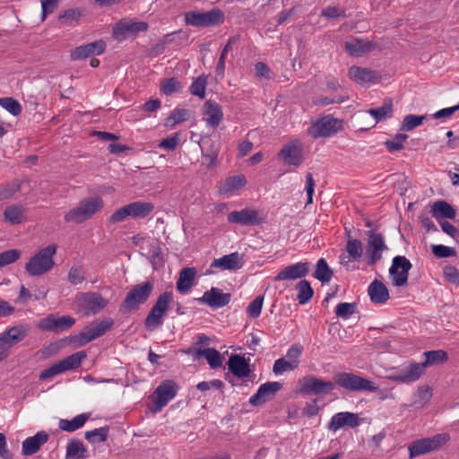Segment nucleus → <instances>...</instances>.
I'll return each mask as SVG.
<instances>
[{"label": "nucleus", "instance_id": "obj_40", "mask_svg": "<svg viewBox=\"0 0 459 459\" xmlns=\"http://www.w3.org/2000/svg\"><path fill=\"white\" fill-rule=\"evenodd\" d=\"M349 76L358 83L372 82L375 78V73L367 68L351 66L349 69Z\"/></svg>", "mask_w": 459, "mask_h": 459}, {"label": "nucleus", "instance_id": "obj_63", "mask_svg": "<svg viewBox=\"0 0 459 459\" xmlns=\"http://www.w3.org/2000/svg\"><path fill=\"white\" fill-rule=\"evenodd\" d=\"M179 142V137L178 134H175L174 135L168 137L166 139H163L160 143L159 147L163 148L168 151H174Z\"/></svg>", "mask_w": 459, "mask_h": 459}, {"label": "nucleus", "instance_id": "obj_26", "mask_svg": "<svg viewBox=\"0 0 459 459\" xmlns=\"http://www.w3.org/2000/svg\"><path fill=\"white\" fill-rule=\"evenodd\" d=\"M108 305V300L100 293L88 292L82 295V306L87 310V314L95 315L100 312Z\"/></svg>", "mask_w": 459, "mask_h": 459}, {"label": "nucleus", "instance_id": "obj_43", "mask_svg": "<svg viewBox=\"0 0 459 459\" xmlns=\"http://www.w3.org/2000/svg\"><path fill=\"white\" fill-rule=\"evenodd\" d=\"M296 289L298 290L297 299L300 305L307 304L314 295V290L307 280L300 281Z\"/></svg>", "mask_w": 459, "mask_h": 459}, {"label": "nucleus", "instance_id": "obj_35", "mask_svg": "<svg viewBox=\"0 0 459 459\" xmlns=\"http://www.w3.org/2000/svg\"><path fill=\"white\" fill-rule=\"evenodd\" d=\"M195 353L196 357H204L212 368L216 369L221 367V355L216 349H197Z\"/></svg>", "mask_w": 459, "mask_h": 459}, {"label": "nucleus", "instance_id": "obj_31", "mask_svg": "<svg viewBox=\"0 0 459 459\" xmlns=\"http://www.w3.org/2000/svg\"><path fill=\"white\" fill-rule=\"evenodd\" d=\"M230 371L236 377L242 378L250 374L248 362L240 355L233 354L228 360Z\"/></svg>", "mask_w": 459, "mask_h": 459}, {"label": "nucleus", "instance_id": "obj_17", "mask_svg": "<svg viewBox=\"0 0 459 459\" xmlns=\"http://www.w3.org/2000/svg\"><path fill=\"white\" fill-rule=\"evenodd\" d=\"M148 29V23L145 22H131L127 20L119 21L113 28L112 36L114 39L121 41L127 37L136 35L140 31H145Z\"/></svg>", "mask_w": 459, "mask_h": 459}, {"label": "nucleus", "instance_id": "obj_37", "mask_svg": "<svg viewBox=\"0 0 459 459\" xmlns=\"http://www.w3.org/2000/svg\"><path fill=\"white\" fill-rule=\"evenodd\" d=\"M87 449L80 440H72L67 444L65 459H85Z\"/></svg>", "mask_w": 459, "mask_h": 459}, {"label": "nucleus", "instance_id": "obj_38", "mask_svg": "<svg viewBox=\"0 0 459 459\" xmlns=\"http://www.w3.org/2000/svg\"><path fill=\"white\" fill-rule=\"evenodd\" d=\"M25 208L22 205H10L4 212V220L12 224H20L25 220Z\"/></svg>", "mask_w": 459, "mask_h": 459}, {"label": "nucleus", "instance_id": "obj_45", "mask_svg": "<svg viewBox=\"0 0 459 459\" xmlns=\"http://www.w3.org/2000/svg\"><path fill=\"white\" fill-rule=\"evenodd\" d=\"M345 250L352 260L359 261L363 254V244L359 239L349 238Z\"/></svg>", "mask_w": 459, "mask_h": 459}, {"label": "nucleus", "instance_id": "obj_1", "mask_svg": "<svg viewBox=\"0 0 459 459\" xmlns=\"http://www.w3.org/2000/svg\"><path fill=\"white\" fill-rule=\"evenodd\" d=\"M425 361L421 363L411 362L388 377L392 381L398 383H411L418 380L428 367L437 366L448 359L447 352L443 350L425 351Z\"/></svg>", "mask_w": 459, "mask_h": 459}, {"label": "nucleus", "instance_id": "obj_5", "mask_svg": "<svg viewBox=\"0 0 459 459\" xmlns=\"http://www.w3.org/2000/svg\"><path fill=\"white\" fill-rule=\"evenodd\" d=\"M334 385L349 392H376L378 386L372 381L350 372H338L333 377Z\"/></svg>", "mask_w": 459, "mask_h": 459}, {"label": "nucleus", "instance_id": "obj_57", "mask_svg": "<svg viewBox=\"0 0 459 459\" xmlns=\"http://www.w3.org/2000/svg\"><path fill=\"white\" fill-rule=\"evenodd\" d=\"M264 303V296H257L247 307V315L252 318H257L261 315Z\"/></svg>", "mask_w": 459, "mask_h": 459}, {"label": "nucleus", "instance_id": "obj_47", "mask_svg": "<svg viewBox=\"0 0 459 459\" xmlns=\"http://www.w3.org/2000/svg\"><path fill=\"white\" fill-rule=\"evenodd\" d=\"M206 85L207 76L202 74L192 82L189 91L193 95L204 99Z\"/></svg>", "mask_w": 459, "mask_h": 459}, {"label": "nucleus", "instance_id": "obj_6", "mask_svg": "<svg viewBox=\"0 0 459 459\" xmlns=\"http://www.w3.org/2000/svg\"><path fill=\"white\" fill-rule=\"evenodd\" d=\"M154 289L152 281L134 285L126 294L121 309L126 312L137 310L139 307L147 302Z\"/></svg>", "mask_w": 459, "mask_h": 459}, {"label": "nucleus", "instance_id": "obj_27", "mask_svg": "<svg viewBox=\"0 0 459 459\" xmlns=\"http://www.w3.org/2000/svg\"><path fill=\"white\" fill-rule=\"evenodd\" d=\"M48 434L45 431H39L33 437L26 438L22 442V455L25 456L32 455L39 451L40 447L48 440Z\"/></svg>", "mask_w": 459, "mask_h": 459}, {"label": "nucleus", "instance_id": "obj_32", "mask_svg": "<svg viewBox=\"0 0 459 459\" xmlns=\"http://www.w3.org/2000/svg\"><path fill=\"white\" fill-rule=\"evenodd\" d=\"M196 270L194 267H185L179 273L177 281V290L180 293L187 292L193 286Z\"/></svg>", "mask_w": 459, "mask_h": 459}, {"label": "nucleus", "instance_id": "obj_9", "mask_svg": "<svg viewBox=\"0 0 459 459\" xmlns=\"http://www.w3.org/2000/svg\"><path fill=\"white\" fill-rule=\"evenodd\" d=\"M299 385L296 392L305 395L327 394L334 388L333 382L325 381L312 375L301 378Z\"/></svg>", "mask_w": 459, "mask_h": 459}, {"label": "nucleus", "instance_id": "obj_61", "mask_svg": "<svg viewBox=\"0 0 459 459\" xmlns=\"http://www.w3.org/2000/svg\"><path fill=\"white\" fill-rule=\"evenodd\" d=\"M180 88L179 82L172 77L163 81L161 85V91L166 95H170L176 91H178Z\"/></svg>", "mask_w": 459, "mask_h": 459}, {"label": "nucleus", "instance_id": "obj_36", "mask_svg": "<svg viewBox=\"0 0 459 459\" xmlns=\"http://www.w3.org/2000/svg\"><path fill=\"white\" fill-rule=\"evenodd\" d=\"M87 357V354L84 351H81L72 355L65 358L64 359L58 361V364L63 372L70 369H75L79 368L82 364V361Z\"/></svg>", "mask_w": 459, "mask_h": 459}, {"label": "nucleus", "instance_id": "obj_14", "mask_svg": "<svg viewBox=\"0 0 459 459\" xmlns=\"http://www.w3.org/2000/svg\"><path fill=\"white\" fill-rule=\"evenodd\" d=\"M75 324V319L71 316H63L57 317L54 314L40 319L37 327L42 331L52 332L55 333L70 329Z\"/></svg>", "mask_w": 459, "mask_h": 459}, {"label": "nucleus", "instance_id": "obj_7", "mask_svg": "<svg viewBox=\"0 0 459 459\" xmlns=\"http://www.w3.org/2000/svg\"><path fill=\"white\" fill-rule=\"evenodd\" d=\"M114 322L111 318L103 320H95L78 334L73 337L72 342H76L77 346H83L90 342L102 336L107 331L111 329Z\"/></svg>", "mask_w": 459, "mask_h": 459}, {"label": "nucleus", "instance_id": "obj_21", "mask_svg": "<svg viewBox=\"0 0 459 459\" xmlns=\"http://www.w3.org/2000/svg\"><path fill=\"white\" fill-rule=\"evenodd\" d=\"M228 221L232 223L240 225H259L263 222V219L259 216L256 210L245 208L241 211H234L228 214Z\"/></svg>", "mask_w": 459, "mask_h": 459}, {"label": "nucleus", "instance_id": "obj_28", "mask_svg": "<svg viewBox=\"0 0 459 459\" xmlns=\"http://www.w3.org/2000/svg\"><path fill=\"white\" fill-rule=\"evenodd\" d=\"M203 109L204 115L206 117L207 126L213 128L217 127L223 117L221 106L217 102L209 100L204 104Z\"/></svg>", "mask_w": 459, "mask_h": 459}, {"label": "nucleus", "instance_id": "obj_34", "mask_svg": "<svg viewBox=\"0 0 459 459\" xmlns=\"http://www.w3.org/2000/svg\"><path fill=\"white\" fill-rule=\"evenodd\" d=\"M126 207L132 218H145L154 210L153 204L140 201L126 204Z\"/></svg>", "mask_w": 459, "mask_h": 459}, {"label": "nucleus", "instance_id": "obj_19", "mask_svg": "<svg viewBox=\"0 0 459 459\" xmlns=\"http://www.w3.org/2000/svg\"><path fill=\"white\" fill-rule=\"evenodd\" d=\"M281 387L282 385L279 382H266L258 388L255 394L250 397L249 403L253 406L264 404L272 400Z\"/></svg>", "mask_w": 459, "mask_h": 459}, {"label": "nucleus", "instance_id": "obj_29", "mask_svg": "<svg viewBox=\"0 0 459 459\" xmlns=\"http://www.w3.org/2000/svg\"><path fill=\"white\" fill-rule=\"evenodd\" d=\"M368 294L374 304H385L390 299L387 287L377 279L369 284Z\"/></svg>", "mask_w": 459, "mask_h": 459}, {"label": "nucleus", "instance_id": "obj_13", "mask_svg": "<svg viewBox=\"0 0 459 459\" xmlns=\"http://www.w3.org/2000/svg\"><path fill=\"white\" fill-rule=\"evenodd\" d=\"M411 267V263L405 256H394L392 261V265L389 269L392 284L395 287L405 286L407 284L409 272Z\"/></svg>", "mask_w": 459, "mask_h": 459}, {"label": "nucleus", "instance_id": "obj_60", "mask_svg": "<svg viewBox=\"0 0 459 459\" xmlns=\"http://www.w3.org/2000/svg\"><path fill=\"white\" fill-rule=\"evenodd\" d=\"M347 100H349V97H345V96H339V97H336V98H328V97H325V96H317L313 100V103L316 106H327V105H330V104H341V103H343L345 102Z\"/></svg>", "mask_w": 459, "mask_h": 459}, {"label": "nucleus", "instance_id": "obj_39", "mask_svg": "<svg viewBox=\"0 0 459 459\" xmlns=\"http://www.w3.org/2000/svg\"><path fill=\"white\" fill-rule=\"evenodd\" d=\"M90 418V414L82 413L75 416L73 420H59V429L67 431L73 432L80 428H82L85 422Z\"/></svg>", "mask_w": 459, "mask_h": 459}, {"label": "nucleus", "instance_id": "obj_54", "mask_svg": "<svg viewBox=\"0 0 459 459\" xmlns=\"http://www.w3.org/2000/svg\"><path fill=\"white\" fill-rule=\"evenodd\" d=\"M18 249H9L0 254V268L16 262L21 256Z\"/></svg>", "mask_w": 459, "mask_h": 459}, {"label": "nucleus", "instance_id": "obj_10", "mask_svg": "<svg viewBox=\"0 0 459 459\" xmlns=\"http://www.w3.org/2000/svg\"><path fill=\"white\" fill-rule=\"evenodd\" d=\"M448 440L449 436L446 433L415 440L409 446L410 457L414 458L431 451L437 450Z\"/></svg>", "mask_w": 459, "mask_h": 459}, {"label": "nucleus", "instance_id": "obj_48", "mask_svg": "<svg viewBox=\"0 0 459 459\" xmlns=\"http://www.w3.org/2000/svg\"><path fill=\"white\" fill-rule=\"evenodd\" d=\"M189 117V110L186 108H176L174 109L169 117L167 118L166 126H174L177 124L182 123L187 120Z\"/></svg>", "mask_w": 459, "mask_h": 459}, {"label": "nucleus", "instance_id": "obj_64", "mask_svg": "<svg viewBox=\"0 0 459 459\" xmlns=\"http://www.w3.org/2000/svg\"><path fill=\"white\" fill-rule=\"evenodd\" d=\"M445 278L451 283L459 284V271L452 265L444 268Z\"/></svg>", "mask_w": 459, "mask_h": 459}, {"label": "nucleus", "instance_id": "obj_15", "mask_svg": "<svg viewBox=\"0 0 459 459\" xmlns=\"http://www.w3.org/2000/svg\"><path fill=\"white\" fill-rule=\"evenodd\" d=\"M278 156L290 166L299 167L304 161L303 144L299 140H293L281 149Z\"/></svg>", "mask_w": 459, "mask_h": 459}, {"label": "nucleus", "instance_id": "obj_59", "mask_svg": "<svg viewBox=\"0 0 459 459\" xmlns=\"http://www.w3.org/2000/svg\"><path fill=\"white\" fill-rule=\"evenodd\" d=\"M431 250L434 255L438 258H446L455 256L456 255L455 248L444 245H432Z\"/></svg>", "mask_w": 459, "mask_h": 459}, {"label": "nucleus", "instance_id": "obj_56", "mask_svg": "<svg viewBox=\"0 0 459 459\" xmlns=\"http://www.w3.org/2000/svg\"><path fill=\"white\" fill-rule=\"evenodd\" d=\"M295 368H297L296 362H290L283 358H281L275 360L273 371L274 374L280 375L286 371L294 370Z\"/></svg>", "mask_w": 459, "mask_h": 459}, {"label": "nucleus", "instance_id": "obj_8", "mask_svg": "<svg viewBox=\"0 0 459 459\" xmlns=\"http://www.w3.org/2000/svg\"><path fill=\"white\" fill-rule=\"evenodd\" d=\"M224 22V13L220 9L208 12L191 11L185 13V22L195 27H211Z\"/></svg>", "mask_w": 459, "mask_h": 459}, {"label": "nucleus", "instance_id": "obj_12", "mask_svg": "<svg viewBox=\"0 0 459 459\" xmlns=\"http://www.w3.org/2000/svg\"><path fill=\"white\" fill-rule=\"evenodd\" d=\"M367 235L368 237L366 245L367 264L368 266H372L382 259V253L385 250H387L388 247L385 245L384 236L381 233H377L375 230H369Z\"/></svg>", "mask_w": 459, "mask_h": 459}, {"label": "nucleus", "instance_id": "obj_41", "mask_svg": "<svg viewBox=\"0 0 459 459\" xmlns=\"http://www.w3.org/2000/svg\"><path fill=\"white\" fill-rule=\"evenodd\" d=\"M333 275V272L329 267L326 261L324 258H320L316 263L313 276L322 283H327L331 281Z\"/></svg>", "mask_w": 459, "mask_h": 459}, {"label": "nucleus", "instance_id": "obj_44", "mask_svg": "<svg viewBox=\"0 0 459 459\" xmlns=\"http://www.w3.org/2000/svg\"><path fill=\"white\" fill-rule=\"evenodd\" d=\"M108 426H105L99 429H95L93 430L86 431L84 434V437L88 442L91 444L101 443L105 442L108 439Z\"/></svg>", "mask_w": 459, "mask_h": 459}, {"label": "nucleus", "instance_id": "obj_33", "mask_svg": "<svg viewBox=\"0 0 459 459\" xmlns=\"http://www.w3.org/2000/svg\"><path fill=\"white\" fill-rule=\"evenodd\" d=\"M376 44L371 41H364L362 39H352L345 42V49L355 56H360L364 53H367L375 48Z\"/></svg>", "mask_w": 459, "mask_h": 459}, {"label": "nucleus", "instance_id": "obj_3", "mask_svg": "<svg viewBox=\"0 0 459 459\" xmlns=\"http://www.w3.org/2000/svg\"><path fill=\"white\" fill-rule=\"evenodd\" d=\"M104 203L100 196L85 198L80 201L75 208L71 209L65 215L66 222L82 223L91 218L103 208Z\"/></svg>", "mask_w": 459, "mask_h": 459}, {"label": "nucleus", "instance_id": "obj_42", "mask_svg": "<svg viewBox=\"0 0 459 459\" xmlns=\"http://www.w3.org/2000/svg\"><path fill=\"white\" fill-rule=\"evenodd\" d=\"M392 112L393 103L391 99H385L380 108H370L368 113L375 117V123L372 126H374L378 121H381L387 117H391Z\"/></svg>", "mask_w": 459, "mask_h": 459}, {"label": "nucleus", "instance_id": "obj_18", "mask_svg": "<svg viewBox=\"0 0 459 459\" xmlns=\"http://www.w3.org/2000/svg\"><path fill=\"white\" fill-rule=\"evenodd\" d=\"M30 326L27 325H19L10 327L0 335V347L9 348L22 342L28 334Z\"/></svg>", "mask_w": 459, "mask_h": 459}, {"label": "nucleus", "instance_id": "obj_25", "mask_svg": "<svg viewBox=\"0 0 459 459\" xmlns=\"http://www.w3.org/2000/svg\"><path fill=\"white\" fill-rule=\"evenodd\" d=\"M244 260L241 255L238 252H233L230 255H223L221 258L214 259L211 267L220 268L221 270L235 271L242 268Z\"/></svg>", "mask_w": 459, "mask_h": 459}, {"label": "nucleus", "instance_id": "obj_22", "mask_svg": "<svg viewBox=\"0 0 459 459\" xmlns=\"http://www.w3.org/2000/svg\"><path fill=\"white\" fill-rule=\"evenodd\" d=\"M360 419L358 414L353 412H338L334 414L330 422L328 423V429L336 431L342 428H356L360 423Z\"/></svg>", "mask_w": 459, "mask_h": 459}, {"label": "nucleus", "instance_id": "obj_49", "mask_svg": "<svg viewBox=\"0 0 459 459\" xmlns=\"http://www.w3.org/2000/svg\"><path fill=\"white\" fill-rule=\"evenodd\" d=\"M424 119L425 116L407 115L403 118L400 130L403 132L411 131L420 126Z\"/></svg>", "mask_w": 459, "mask_h": 459}, {"label": "nucleus", "instance_id": "obj_4", "mask_svg": "<svg viewBox=\"0 0 459 459\" xmlns=\"http://www.w3.org/2000/svg\"><path fill=\"white\" fill-rule=\"evenodd\" d=\"M172 302V290H166L158 296L154 305L144 320V325L147 330L153 331L163 324V318L166 313L169 310Z\"/></svg>", "mask_w": 459, "mask_h": 459}, {"label": "nucleus", "instance_id": "obj_53", "mask_svg": "<svg viewBox=\"0 0 459 459\" xmlns=\"http://www.w3.org/2000/svg\"><path fill=\"white\" fill-rule=\"evenodd\" d=\"M218 156V148L212 143L210 149L203 152V164L207 169H212L216 165Z\"/></svg>", "mask_w": 459, "mask_h": 459}, {"label": "nucleus", "instance_id": "obj_62", "mask_svg": "<svg viewBox=\"0 0 459 459\" xmlns=\"http://www.w3.org/2000/svg\"><path fill=\"white\" fill-rule=\"evenodd\" d=\"M63 373L58 362H56V364L52 365L51 367H49L48 368L43 370L39 376V378L40 380H46V379H48V378H51L58 374H61Z\"/></svg>", "mask_w": 459, "mask_h": 459}, {"label": "nucleus", "instance_id": "obj_2", "mask_svg": "<svg viewBox=\"0 0 459 459\" xmlns=\"http://www.w3.org/2000/svg\"><path fill=\"white\" fill-rule=\"evenodd\" d=\"M57 246L56 244L48 245L40 249L26 263L25 271L30 276H40L48 273L55 265L54 255Z\"/></svg>", "mask_w": 459, "mask_h": 459}, {"label": "nucleus", "instance_id": "obj_58", "mask_svg": "<svg viewBox=\"0 0 459 459\" xmlns=\"http://www.w3.org/2000/svg\"><path fill=\"white\" fill-rule=\"evenodd\" d=\"M356 303L342 302L336 306L335 314L338 317L348 318L355 313Z\"/></svg>", "mask_w": 459, "mask_h": 459}, {"label": "nucleus", "instance_id": "obj_46", "mask_svg": "<svg viewBox=\"0 0 459 459\" xmlns=\"http://www.w3.org/2000/svg\"><path fill=\"white\" fill-rule=\"evenodd\" d=\"M247 184L244 175H237L228 178L222 186V190L226 193L238 190Z\"/></svg>", "mask_w": 459, "mask_h": 459}, {"label": "nucleus", "instance_id": "obj_16", "mask_svg": "<svg viewBox=\"0 0 459 459\" xmlns=\"http://www.w3.org/2000/svg\"><path fill=\"white\" fill-rule=\"evenodd\" d=\"M178 385L172 380L163 381L154 391L153 396L154 408L153 412L160 411L171 399L177 394Z\"/></svg>", "mask_w": 459, "mask_h": 459}, {"label": "nucleus", "instance_id": "obj_50", "mask_svg": "<svg viewBox=\"0 0 459 459\" xmlns=\"http://www.w3.org/2000/svg\"><path fill=\"white\" fill-rule=\"evenodd\" d=\"M0 106L13 116H18L22 112L21 104L12 97L0 98Z\"/></svg>", "mask_w": 459, "mask_h": 459}, {"label": "nucleus", "instance_id": "obj_11", "mask_svg": "<svg viewBox=\"0 0 459 459\" xmlns=\"http://www.w3.org/2000/svg\"><path fill=\"white\" fill-rule=\"evenodd\" d=\"M342 128V123L331 116H325L321 119L312 122L307 129V134L314 139L329 137Z\"/></svg>", "mask_w": 459, "mask_h": 459}, {"label": "nucleus", "instance_id": "obj_30", "mask_svg": "<svg viewBox=\"0 0 459 459\" xmlns=\"http://www.w3.org/2000/svg\"><path fill=\"white\" fill-rule=\"evenodd\" d=\"M431 215L439 222L443 219L455 220L456 210L446 201L439 200L431 205Z\"/></svg>", "mask_w": 459, "mask_h": 459}, {"label": "nucleus", "instance_id": "obj_23", "mask_svg": "<svg viewBox=\"0 0 459 459\" xmlns=\"http://www.w3.org/2000/svg\"><path fill=\"white\" fill-rule=\"evenodd\" d=\"M309 272V263L300 262L286 266L274 277L275 281L297 280L305 277Z\"/></svg>", "mask_w": 459, "mask_h": 459}, {"label": "nucleus", "instance_id": "obj_51", "mask_svg": "<svg viewBox=\"0 0 459 459\" xmlns=\"http://www.w3.org/2000/svg\"><path fill=\"white\" fill-rule=\"evenodd\" d=\"M21 189V183L14 180L11 183L0 186V200H6L11 198L15 193Z\"/></svg>", "mask_w": 459, "mask_h": 459}, {"label": "nucleus", "instance_id": "obj_55", "mask_svg": "<svg viewBox=\"0 0 459 459\" xmlns=\"http://www.w3.org/2000/svg\"><path fill=\"white\" fill-rule=\"evenodd\" d=\"M407 138L408 135L405 134H397L393 140H387L385 145L390 152H398L403 148V142Z\"/></svg>", "mask_w": 459, "mask_h": 459}, {"label": "nucleus", "instance_id": "obj_24", "mask_svg": "<svg viewBox=\"0 0 459 459\" xmlns=\"http://www.w3.org/2000/svg\"><path fill=\"white\" fill-rule=\"evenodd\" d=\"M106 48V43L100 39L94 42L75 48L72 53L73 60L84 59L91 56L100 55Z\"/></svg>", "mask_w": 459, "mask_h": 459}, {"label": "nucleus", "instance_id": "obj_52", "mask_svg": "<svg viewBox=\"0 0 459 459\" xmlns=\"http://www.w3.org/2000/svg\"><path fill=\"white\" fill-rule=\"evenodd\" d=\"M67 280L73 285L83 282L86 278L82 267L81 265H73L68 272Z\"/></svg>", "mask_w": 459, "mask_h": 459}, {"label": "nucleus", "instance_id": "obj_20", "mask_svg": "<svg viewBox=\"0 0 459 459\" xmlns=\"http://www.w3.org/2000/svg\"><path fill=\"white\" fill-rule=\"evenodd\" d=\"M230 299V293H223L221 289L212 287L198 300L212 308H219L227 306Z\"/></svg>", "mask_w": 459, "mask_h": 459}]
</instances>
